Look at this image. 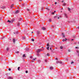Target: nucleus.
Wrapping results in <instances>:
<instances>
[{
  "label": "nucleus",
  "mask_w": 79,
  "mask_h": 79,
  "mask_svg": "<svg viewBox=\"0 0 79 79\" xmlns=\"http://www.w3.org/2000/svg\"><path fill=\"white\" fill-rule=\"evenodd\" d=\"M62 35L63 36V37H64H64H65V35H64V34L63 33H62Z\"/></svg>",
  "instance_id": "20e7f679"
},
{
  "label": "nucleus",
  "mask_w": 79,
  "mask_h": 79,
  "mask_svg": "<svg viewBox=\"0 0 79 79\" xmlns=\"http://www.w3.org/2000/svg\"><path fill=\"white\" fill-rule=\"evenodd\" d=\"M2 8H5V7H2Z\"/></svg>",
  "instance_id": "49530a36"
},
{
  "label": "nucleus",
  "mask_w": 79,
  "mask_h": 79,
  "mask_svg": "<svg viewBox=\"0 0 79 79\" xmlns=\"http://www.w3.org/2000/svg\"><path fill=\"white\" fill-rule=\"evenodd\" d=\"M77 28L78 29H79V26L78 27H77Z\"/></svg>",
  "instance_id": "09e8293b"
},
{
  "label": "nucleus",
  "mask_w": 79,
  "mask_h": 79,
  "mask_svg": "<svg viewBox=\"0 0 79 79\" xmlns=\"http://www.w3.org/2000/svg\"><path fill=\"white\" fill-rule=\"evenodd\" d=\"M74 62L72 61L71 63V64H74Z\"/></svg>",
  "instance_id": "2eb2a0df"
},
{
  "label": "nucleus",
  "mask_w": 79,
  "mask_h": 79,
  "mask_svg": "<svg viewBox=\"0 0 79 79\" xmlns=\"http://www.w3.org/2000/svg\"><path fill=\"white\" fill-rule=\"evenodd\" d=\"M27 11H29V9H27Z\"/></svg>",
  "instance_id": "5fc2aeb1"
},
{
  "label": "nucleus",
  "mask_w": 79,
  "mask_h": 79,
  "mask_svg": "<svg viewBox=\"0 0 79 79\" xmlns=\"http://www.w3.org/2000/svg\"><path fill=\"white\" fill-rule=\"evenodd\" d=\"M19 68H20V67H18V71H19Z\"/></svg>",
  "instance_id": "5701e85b"
},
{
  "label": "nucleus",
  "mask_w": 79,
  "mask_h": 79,
  "mask_svg": "<svg viewBox=\"0 0 79 79\" xmlns=\"http://www.w3.org/2000/svg\"><path fill=\"white\" fill-rule=\"evenodd\" d=\"M9 48H7L6 50H7V51H8L9 50Z\"/></svg>",
  "instance_id": "393cba45"
},
{
  "label": "nucleus",
  "mask_w": 79,
  "mask_h": 79,
  "mask_svg": "<svg viewBox=\"0 0 79 79\" xmlns=\"http://www.w3.org/2000/svg\"><path fill=\"white\" fill-rule=\"evenodd\" d=\"M66 60H68V58H67Z\"/></svg>",
  "instance_id": "3c124183"
},
{
  "label": "nucleus",
  "mask_w": 79,
  "mask_h": 79,
  "mask_svg": "<svg viewBox=\"0 0 79 79\" xmlns=\"http://www.w3.org/2000/svg\"><path fill=\"white\" fill-rule=\"evenodd\" d=\"M68 51L69 52H71V50L70 49H69L68 50Z\"/></svg>",
  "instance_id": "4be33fe9"
},
{
  "label": "nucleus",
  "mask_w": 79,
  "mask_h": 79,
  "mask_svg": "<svg viewBox=\"0 0 79 79\" xmlns=\"http://www.w3.org/2000/svg\"><path fill=\"white\" fill-rule=\"evenodd\" d=\"M22 39L23 40H24L25 39V37L24 36H23L22 37Z\"/></svg>",
  "instance_id": "ddd939ff"
},
{
  "label": "nucleus",
  "mask_w": 79,
  "mask_h": 79,
  "mask_svg": "<svg viewBox=\"0 0 79 79\" xmlns=\"http://www.w3.org/2000/svg\"><path fill=\"white\" fill-rule=\"evenodd\" d=\"M47 56H50V54H49L48 53L47 54Z\"/></svg>",
  "instance_id": "412c9836"
},
{
  "label": "nucleus",
  "mask_w": 79,
  "mask_h": 79,
  "mask_svg": "<svg viewBox=\"0 0 79 79\" xmlns=\"http://www.w3.org/2000/svg\"><path fill=\"white\" fill-rule=\"evenodd\" d=\"M63 5L64 6H65V5H66V4L65 3H64L63 4Z\"/></svg>",
  "instance_id": "a878e982"
},
{
  "label": "nucleus",
  "mask_w": 79,
  "mask_h": 79,
  "mask_svg": "<svg viewBox=\"0 0 79 79\" xmlns=\"http://www.w3.org/2000/svg\"><path fill=\"white\" fill-rule=\"evenodd\" d=\"M13 5H14V4H12L11 6V8H12L13 7Z\"/></svg>",
  "instance_id": "f3484780"
},
{
  "label": "nucleus",
  "mask_w": 79,
  "mask_h": 79,
  "mask_svg": "<svg viewBox=\"0 0 79 79\" xmlns=\"http://www.w3.org/2000/svg\"><path fill=\"white\" fill-rule=\"evenodd\" d=\"M49 23H51V22H52V19H49Z\"/></svg>",
  "instance_id": "1a4fd4ad"
},
{
  "label": "nucleus",
  "mask_w": 79,
  "mask_h": 79,
  "mask_svg": "<svg viewBox=\"0 0 79 79\" xmlns=\"http://www.w3.org/2000/svg\"><path fill=\"white\" fill-rule=\"evenodd\" d=\"M7 22H8V23H12V21H10L9 20H8Z\"/></svg>",
  "instance_id": "423d86ee"
},
{
  "label": "nucleus",
  "mask_w": 79,
  "mask_h": 79,
  "mask_svg": "<svg viewBox=\"0 0 79 79\" xmlns=\"http://www.w3.org/2000/svg\"><path fill=\"white\" fill-rule=\"evenodd\" d=\"M9 71H11V69H10V68L9 69Z\"/></svg>",
  "instance_id": "a19ab883"
},
{
  "label": "nucleus",
  "mask_w": 79,
  "mask_h": 79,
  "mask_svg": "<svg viewBox=\"0 0 79 79\" xmlns=\"http://www.w3.org/2000/svg\"><path fill=\"white\" fill-rule=\"evenodd\" d=\"M13 77H9L8 78V79H13Z\"/></svg>",
  "instance_id": "9d476101"
},
{
  "label": "nucleus",
  "mask_w": 79,
  "mask_h": 79,
  "mask_svg": "<svg viewBox=\"0 0 79 79\" xmlns=\"http://www.w3.org/2000/svg\"><path fill=\"white\" fill-rule=\"evenodd\" d=\"M57 19H60V18L58 17V18H57Z\"/></svg>",
  "instance_id": "6e6d98bb"
},
{
  "label": "nucleus",
  "mask_w": 79,
  "mask_h": 79,
  "mask_svg": "<svg viewBox=\"0 0 79 79\" xmlns=\"http://www.w3.org/2000/svg\"><path fill=\"white\" fill-rule=\"evenodd\" d=\"M64 16L66 18H68V14L66 13H64Z\"/></svg>",
  "instance_id": "f257e3e1"
},
{
  "label": "nucleus",
  "mask_w": 79,
  "mask_h": 79,
  "mask_svg": "<svg viewBox=\"0 0 79 79\" xmlns=\"http://www.w3.org/2000/svg\"><path fill=\"white\" fill-rule=\"evenodd\" d=\"M60 64H62V62H61V61L60 62Z\"/></svg>",
  "instance_id": "4c0bfd02"
},
{
  "label": "nucleus",
  "mask_w": 79,
  "mask_h": 79,
  "mask_svg": "<svg viewBox=\"0 0 79 79\" xmlns=\"http://www.w3.org/2000/svg\"><path fill=\"white\" fill-rule=\"evenodd\" d=\"M50 49L51 50H52V48H50Z\"/></svg>",
  "instance_id": "bf43d9fd"
},
{
  "label": "nucleus",
  "mask_w": 79,
  "mask_h": 79,
  "mask_svg": "<svg viewBox=\"0 0 79 79\" xmlns=\"http://www.w3.org/2000/svg\"><path fill=\"white\" fill-rule=\"evenodd\" d=\"M18 26H19V23H18L17 24Z\"/></svg>",
  "instance_id": "c85d7f7f"
},
{
  "label": "nucleus",
  "mask_w": 79,
  "mask_h": 79,
  "mask_svg": "<svg viewBox=\"0 0 79 79\" xmlns=\"http://www.w3.org/2000/svg\"><path fill=\"white\" fill-rule=\"evenodd\" d=\"M54 13H55L54 12H52V15H54Z\"/></svg>",
  "instance_id": "e433bc0d"
},
{
  "label": "nucleus",
  "mask_w": 79,
  "mask_h": 79,
  "mask_svg": "<svg viewBox=\"0 0 79 79\" xmlns=\"http://www.w3.org/2000/svg\"><path fill=\"white\" fill-rule=\"evenodd\" d=\"M66 40H67V39L66 38H65V40H64V39H63V40H62V41H63V42L66 41Z\"/></svg>",
  "instance_id": "6e6552de"
},
{
  "label": "nucleus",
  "mask_w": 79,
  "mask_h": 79,
  "mask_svg": "<svg viewBox=\"0 0 79 79\" xmlns=\"http://www.w3.org/2000/svg\"><path fill=\"white\" fill-rule=\"evenodd\" d=\"M31 40L33 42H34V39H31Z\"/></svg>",
  "instance_id": "6ab92c4d"
},
{
  "label": "nucleus",
  "mask_w": 79,
  "mask_h": 79,
  "mask_svg": "<svg viewBox=\"0 0 79 79\" xmlns=\"http://www.w3.org/2000/svg\"><path fill=\"white\" fill-rule=\"evenodd\" d=\"M44 49H45V48L43 49V50H44Z\"/></svg>",
  "instance_id": "680f3d73"
},
{
  "label": "nucleus",
  "mask_w": 79,
  "mask_h": 79,
  "mask_svg": "<svg viewBox=\"0 0 79 79\" xmlns=\"http://www.w3.org/2000/svg\"><path fill=\"white\" fill-rule=\"evenodd\" d=\"M43 9H44V8H42V9H41V10H43Z\"/></svg>",
  "instance_id": "864d4df0"
},
{
  "label": "nucleus",
  "mask_w": 79,
  "mask_h": 79,
  "mask_svg": "<svg viewBox=\"0 0 79 79\" xmlns=\"http://www.w3.org/2000/svg\"><path fill=\"white\" fill-rule=\"evenodd\" d=\"M22 0H19V1H20V2H21V1H22Z\"/></svg>",
  "instance_id": "8fccbe9b"
},
{
  "label": "nucleus",
  "mask_w": 79,
  "mask_h": 79,
  "mask_svg": "<svg viewBox=\"0 0 79 79\" xmlns=\"http://www.w3.org/2000/svg\"><path fill=\"white\" fill-rule=\"evenodd\" d=\"M62 3H63V2H64V1H62Z\"/></svg>",
  "instance_id": "de8ad7c7"
},
{
  "label": "nucleus",
  "mask_w": 79,
  "mask_h": 79,
  "mask_svg": "<svg viewBox=\"0 0 79 79\" xmlns=\"http://www.w3.org/2000/svg\"><path fill=\"white\" fill-rule=\"evenodd\" d=\"M47 47H49V44H47Z\"/></svg>",
  "instance_id": "c756f323"
},
{
  "label": "nucleus",
  "mask_w": 79,
  "mask_h": 79,
  "mask_svg": "<svg viewBox=\"0 0 79 79\" xmlns=\"http://www.w3.org/2000/svg\"><path fill=\"white\" fill-rule=\"evenodd\" d=\"M33 33V31H32V32H31V34H32Z\"/></svg>",
  "instance_id": "13d9d810"
},
{
  "label": "nucleus",
  "mask_w": 79,
  "mask_h": 79,
  "mask_svg": "<svg viewBox=\"0 0 79 79\" xmlns=\"http://www.w3.org/2000/svg\"><path fill=\"white\" fill-rule=\"evenodd\" d=\"M19 12V11L18 10H16L15 12V13H18Z\"/></svg>",
  "instance_id": "dca6fc26"
},
{
  "label": "nucleus",
  "mask_w": 79,
  "mask_h": 79,
  "mask_svg": "<svg viewBox=\"0 0 79 79\" xmlns=\"http://www.w3.org/2000/svg\"><path fill=\"white\" fill-rule=\"evenodd\" d=\"M42 29L43 30H45V29H46V28H45V27H42Z\"/></svg>",
  "instance_id": "0eeeda50"
},
{
  "label": "nucleus",
  "mask_w": 79,
  "mask_h": 79,
  "mask_svg": "<svg viewBox=\"0 0 79 79\" xmlns=\"http://www.w3.org/2000/svg\"><path fill=\"white\" fill-rule=\"evenodd\" d=\"M61 12H62V11H61Z\"/></svg>",
  "instance_id": "774afa93"
},
{
  "label": "nucleus",
  "mask_w": 79,
  "mask_h": 79,
  "mask_svg": "<svg viewBox=\"0 0 79 79\" xmlns=\"http://www.w3.org/2000/svg\"><path fill=\"white\" fill-rule=\"evenodd\" d=\"M78 47H76L75 48H78Z\"/></svg>",
  "instance_id": "c03bdc74"
},
{
  "label": "nucleus",
  "mask_w": 79,
  "mask_h": 79,
  "mask_svg": "<svg viewBox=\"0 0 79 79\" xmlns=\"http://www.w3.org/2000/svg\"><path fill=\"white\" fill-rule=\"evenodd\" d=\"M60 49H63V46H60Z\"/></svg>",
  "instance_id": "4468645a"
},
{
  "label": "nucleus",
  "mask_w": 79,
  "mask_h": 79,
  "mask_svg": "<svg viewBox=\"0 0 79 79\" xmlns=\"http://www.w3.org/2000/svg\"><path fill=\"white\" fill-rule=\"evenodd\" d=\"M78 44H79V42H78Z\"/></svg>",
  "instance_id": "69168bd1"
},
{
  "label": "nucleus",
  "mask_w": 79,
  "mask_h": 79,
  "mask_svg": "<svg viewBox=\"0 0 79 79\" xmlns=\"http://www.w3.org/2000/svg\"><path fill=\"white\" fill-rule=\"evenodd\" d=\"M56 60H58V58H56Z\"/></svg>",
  "instance_id": "f704fd0d"
},
{
  "label": "nucleus",
  "mask_w": 79,
  "mask_h": 79,
  "mask_svg": "<svg viewBox=\"0 0 79 79\" xmlns=\"http://www.w3.org/2000/svg\"><path fill=\"white\" fill-rule=\"evenodd\" d=\"M46 10H50L49 9H48V8H46Z\"/></svg>",
  "instance_id": "bb28decb"
},
{
  "label": "nucleus",
  "mask_w": 79,
  "mask_h": 79,
  "mask_svg": "<svg viewBox=\"0 0 79 79\" xmlns=\"http://www.w3.org/2000/svg\"><path fill=\"white\" fill-rule=\"evenodd\" d=\"M22 6H24V4H23L22 5Z\"/></svg>",
  "instance_id": "7c9ffc66"
},
{
  "label": "nucleus",
  "mask_w": 79,
  "mask_h": 79,
  "mask_svg": "<svg viewBox=\"0 0 79 79\" xmlns=\"http://www.w3.org/2000/svg\"><path fill=\"white\" fill-rule=\"evenodd\" d=\"M26 50H27V51H28V50H29V48H26Z\"/></svg>",
  "instance_id": "b1692460"
},
{
  "label": "nucleus",
  "mask_w": 79,
  "mask_h": 79,
  "mask_svg": "<svg viewBox=\"0 0 79 79\" xmlns=\"http://www.w3.org/2000/svg\"><path fill=\"white\" fill-rule=\"evenodd\" d=\"M55 5H56V4H57V2H55Z\"/></svg>",
  "instance_id": "79ce46f5"
},
{
  "label": "nucleus",
  "mask_w": 79,
  "mask_h": 79,
  "mask_svg": "<svg viewBox=\"0 0 79 79\" xmlns=\"http://www.w3.org/2000/svg\"><path fill=\"white\" fill-rule=\"evenodd\" d=\"M59 63V61H57L56 62V63Z\"/></svg>",
  "instance_id": "72a5a7b5"
},
{
  "label": "nucleus",
  "mask_w": 79,
  "mask_h": 79,
  "mask_svg": "<svg viewBox=\"0 0 79 79\" xmlns=\"http://www.w3.org/2000/svg\"><path fill=\"white\" fill-rule=\"evenodd\" d=\"M37 33H38V34H39V33H40V31H38L37 32Z\"/></svg>",
  "instance_id": "cd10ccee"
},
{
  "label": "nucleus",
  "mask_w": 79,
  "mask_h": 79,
  "mask_svg": "<svg viewBox=\"0 0 79 79\" xmlns=\"http://www.w3.org/2000/svg\"><path fill=\"white\" fill-rule=\"evenodd\" d=\"M42 48H43V47H42Z\"/></svg>",
  "instance_id": "338daca9"
},
{
  "label": "nucleus",
  "mask_w": 79,
  "mask_h": 79,
  "mask_svg": "<svg viewBox=\"0 0 79 79\" xmlns=\"http://www.w3.org/2000/svg\"><path fill=\"white\" fill-rule=\"evenodd\" d=\"M57 18V16H55L54 17V18Z\"/></svg>",
  "instance_id": "37998d69"
},
{
  "label": "nucleus",
  "mask_w": 79,
  "mask_h": 79,
  "mask_svg": "<svg viewBox=\"0 0 79 79\" xmlns=\"http://www.w3.org/2000/svg\"><path fill=\"white\" fill-rule=\"evenodd\" d=\"M16 53H19V52L18 51L16 52Z\"/></svg>",
  "instance_id": "ea45409f"
},
{
  "label": "nucleus",
  "mask_w": 79,
  "mask_h": 79,
  "mask_svg": "<svg viewBox=\"0 0 79 79\" xmlns=\"http://www.w3.org/2000/svg\"><path fill=\"white\" fill-rule=\"evenodd\" d=\"M13 42L14 44H15V42H16V40L14 38L13 39Z\"/></svg>",
  "instance_id": "39448f33"
},
{
  "label": "nucleus",
  "mask_w": 79,
  "mask_h": 79,
  "mask_svg": "<svg viewBox=\"0 0 79 79\" xmlns=\"http://www.w3.org/2000/svg\"><path fill=\"white\" fill-rule=\"evenodd\" d=\"M25 54H24L23 55V57H26V56H25Z\"/></svg>",
  "instance_id": "f8f14e48"
},
{
  "label": "nucleus",
  "mask_w": 79,
  "mask_h": 79,
  "mask_svg": "<svg viewBox=\"0 0 79 79\" xmlns=\"http://www.w3.org/2000/svg\"><path fill=\"white\" fill-rule=\"evenodd\" d=\"M30 58H32V56H31L30 57Z\"/></svg>",
  "instance_id": "e2e57ef3"
},
{
  "label": "nucleus",
  "mask_w": 79,
  "mask_h": 79,
  "mask_svg": "<svg viewBox=\"0 0 79 79\" xmlns=\"http://www.w3.org/2000/svg\"><path fill=\"white\" fill-rule=\"evenodd\" d=\"M19 21H21V20H22V19H19Z\"/></svg>",
  "instance_id": "58836bf2"
},
{
  "label": "nucleus",
  "mask_w": 79,
  "mask_h": 79,
  "mask_svg": "<svg viewBox=\"0 0 79 79\" xmlns=\"http://www.w3.org/2000/svg\"><path fill=\"white\" fill-rule=\"evenodd\" d=\"M36 58H35L34 59H33V60H35V59H36Z\"/></svg>",
  "instance_id": "473e14b6"
},
{
  "label": "nucleus",
  "mask_w": 79,
  "mask_h": 79,
  "mask_svg": "<svg viewBox=\"0 0 79 79\" xmlns=\"http://www.w3.org/2000/svg\"><path fill=\"white\" fill-rule=\"evenodd\" d=\"M26 73H28V71H26Z\"/></svg>",
  "instance_id": "c9c22d12"
},
{
  "label": "nucleus",
  "mask_w": 79,
  "mask_h": 79,
  "mask_svg": "<svg viewBox=\"0 0 79 79\" xmlns=\"http://www.w3.org/2000/svg\"><path fill=\"white\" fill-rule=\"evenodd\" d=\"M42 50L41 49H38L37 51V53H39V52H42Z\"/></svg>",
  "instance_id": "f03ea898"
},
{
  "label": "nucleus",
  "mask_w": 79,
  "mask_h": 79,
  "mask_svg": "<svg viewBox=\"0 0 79 79\" xmlns=\"http://www.w3.org/2000/svg\"><path fill=\"white\" fill-rule=\"evenodd\" d=\"M49 47H48L47 48V50H49Z\"/></svg>",
  "instance_id": "a211bd4d"
},
{
  "label": "nucleus",
  "mask_w": 79,
  "mask_h": 79,
  "mask_svg": "<svg viewBox=\"0 0 79 79\" xmlns=\"http://www.w3.org/2000/svg\"><path fill=\"white\" fill-rule=\"evenodd\" d=\"M37 55H39V54H37Z\"/></svg>",
  "instance_id": "0e129e2a"
},
{
  "label": "nucleus",
  "mask_w": 79,
  "mask_h": 79,
  "mask_svg": "<svg viewBox=\"0 0 79 79\" xmlns=\"http://www.w3.org/2000/svg\"><path fill=\"white\" fill-rule=\"evenodd\" d=\"M15 32H14L13 33L14 34H18V31H15Z\"/></svg>",
  "instance_id": "7ed1b4c3"
},
{
  "label": "nucleus",
  "mask_w": 79,
  "mask_h": 79,
  "mask_svg": "<svg viewBox=\"0 0 79 79\" xmlns=\"http://www.w3.org/2000/svg\"><path fill=\"white\" fill-rule=\"evenodd\" d=\"M50 69H53V67H50Z\"/></svg>",
  "instance_id": "9b49d317"
},
{
  "label": "nucleus",
  "mask_w": 79,
  "mask_h": 79,
  "mask_svg": "<svg viewBox=\"0 0 79 79\" xmlns=\"http://www.w3.org/2000/svg\"><path fill=\"white\" fill-rule=\"evenodd\" d=\"M51 27H54V26H52Z\"/></svg>",
  "instance_id": "a18cd8bd"
},
{
  "label": "nucleus",
  "mask_w": 79,
  "mask_h": 79,
  "mask_svg": "<svg viewBox=\"0 0 79 79\" xmlns=\"http://www.w3.org/2000/svg\"><path fill=\"white\" fill-rule=\"evenodd\" d=\"M55 12H56V11H54V13H55Z\"/></svg>",
  "instance_id": "603ef678"
},
{
  "label": "nucleus",
  "mask_w": 79,
  "mask_h": 79,
  "mask_svg": "<svg viewBox=\"0 0 79 79\" xmlns=\"http://www.w3.org/2000/svg\"><path fill=\"white\" fill-rule=\"evenodd\" d=\"M72 40H74V39H72Z\"/></svg>",
  "instance_id": "4d7b16f0"
},
{
  "label": "nucleus",
  "mask_w": 79,
  "mask_h": 79,
  "mask_svg": "<svg viewBox=\"0 0 79 79\" xmlns=\"http://www.w3.org/2000/svg\"><path fill=\"white\" fill-rule=\"evenodd\" d=\"M38 62H39V63H40V60H38Z\"/></svg>",
  "instance_id": "2f4dec72"
},
{
  "label": "nucleus",
  "mask_w": 79,
  "mask_h": 79,
  "mask_svg": "<svg viewBox=\"0 0 79 79\" xmlns=\"http://www.w3.org/2000/svg\"><path fill=\"white\" fill-rule=\"evenodd\" d=\"M45 61L46 62V61H47V60H45Z\"/></svg>",
  "instance_id": "052dcab7"
},
{
  "label": "nucleus",
  "mask_w": 79,
  "mask_h": 79,
  "mask_svg": "<svg viewBox=\"0 0 79 79\" xmlns=\"http://www.w3.org/2000/svg\"><path fill=\"white\" fill-rule=\"evenodd\" d=\"M68 10L69 11H70L71 10V9H70L69 8H68Z\"/></svg>",
  "instance_id": "aec40b11"
}]
</instances>
